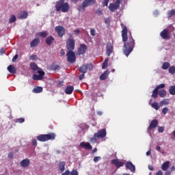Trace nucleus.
Instances as JSON below:
<instances>
[{"label": "nucleus", "instance_id": "864d4df0", "mask_svg": "<svg viewBox=\"0 0 175 175\" xmlns=\"http://www.w3.org/2000/svg\"><path fill=\"white\" fill-rule=\"evenodd\" d=\"M158 131L159 133H163V131H164L163 126H159Z\"/></svg>", "mask_w": 175, "mask_h": 175}, {"label": "nucleus", "instance_id": "aec40b11", "mask_svg": "<svg viewBox=\"0 0 175 175\" xmlns=\"http://www.w3.org/2000/svg\"><path fill=\"white\" fill-rule=\"evenodd\" d=\"M83 3V5L86 6V8H88V6H92L95 5V3H96V0H84Z\"/></svg>", "mask_w": 175, "mask_h": 175}, {"label": "nucleus", "instance_id": "0eeeda50", "mask_svg": "<svg viewBox=\"0 0 175 175\" xmlns=\"http://www.w3.org/2000/svg\"><path fill=\"white\" fill-rule=\"evenodd\" d=\"M87 51V45L81 44L78 48L77 55H84Z\"/></svg>", "mask_w": 175, "mask_h": 175}, {"label": "nucleus", "instance_id": "79ce46f5", "mask_svg": "<svg viewBox=\"0 0 175 175\" xmlns=\"http://www.w3.org/2000/svg\"><path fill=\"white\" fill-rule=\"evenodd\" d=\"M96 139H98V137H95V134H94V137H92L90 139V143H96V142H98Z\"/></svg>", "mask_w": 175, "mask_h": 175}, {"label": "nucleus", "instance_id": "4c0bfd02", "mask_svg": "<svg viewBox=\"0 0 175 175\" xmlns=\"http://www.w3.org/2000/svg\"><path fill=\"white\" fill-rule=\"evenodd\" d=\"M109 66V58L106 59L104 62L103 63L102 68L106 69L107 66Z\"/></svg>", "mask_w": 175, "mask_h": 175}, {"label": "nucleus", "instance_id": "0e129e2a", "mask_svg": "<svg viewBox=\"0 0 175 175\" xmlns=\"http://www.w3.org/2000/svg\"><path fill=\"white\" fill-rule=\"evenodd\" d=\"M156 175H163V173L161 170H159V171L157 172Z\"/></svg>", "mask_w": 175, "mask_h": 175}, {"label": "nucleus", "instance_id": "37998d69", "mask_svg": "<svg viewBox=\"0 0 175 175\" xmlns=\"http://www.w3.org/2000/svg\"><path fill=\"white\" fill-rule=\"evenodd\" d=\"M52 70H59L61 69V67H59V65H54L51 67Z\"/></svg>", "mask_w": 175, "mask_h": 175}, {"label": "nucleus", "instance_id": "1a4fd4ad", "mask_svg": "<svg viewBox=\"0 0 175 175\" xmlns=\"http://www.w3.org/2000/svg\"><path fill=\"white\" fill-rule=\"evenodd\" d=\"M160 36L164 40H167L170 39V33L167 29H164L161 33Z\"/></svg>", "mask_w": 175, "mask_h": 175}, {"label": "nucleus", "instance_id": "052dcab7", "mask_svg": "<svg viewBox=\"0 0 175 175\" xmlns=\"http://www.w3.org/2000/svg\"><path fill=\"white\" fill-rule=\"evenodd\" d=\"M60 55L62 57H64V55H65V50L64 49L60 50Z\"/></svg>", "mask_w": 175, "mask_h": 175}, {"label": "nucleus", "instance_id": "ea45409f", "mask_svg": "<svg viewBox=\"0 0 175 175\" xmlns=\"http://www.w3.org/2000/svg\"><path fill=\"white\" fill-rule=\"evenodd\" d=\"M166 105H169V100L167 99L163 100L160 103L161 106H165Z\"/></svg>", "mask_w": 175, "mask_h": 175}, {"label": "nucleus", "instance_id": "6ab92c4d", "mask_svg": "<svg viewBox=\"0 0 175 175\" xmlns=\"http://www.w3.org/2000/svg\"><path fill=\"white\" fill-rule=\"evenodd\" d=\"M30 68L31 69H32L33 73H36L37 72H38V70H42V68H39L38 66V64H36V63L35 62L30 64Z\"/></svg>", "mask_w": 175, "mask_h": 175}, {"label": "nucleus", "instance_id": "c85d7f7f", "mask_svg": "<svg viewBox=\"0 0 175 175\" xmlns=\"http://www.w3.org/2000/svg\"><path fill=\"white\" fill-rule=\"evenodd\" d=\"M65 161H61L58 165L59 170H60L61 172H64L65 170Z\"/></svg>", "mask_w": 175, "mask_h": 175}, {"label": "nucleus", "instance_id": "de8ad7c7", "mask_svg": "<svg viewBox=\"0 0 175 175\" xmlns=\"http://www.w3.org/2000/svg\"><path fill=\"white\" fill-rule=\"evenodd\" d=\"M90 35L92 36H95V35H96V31H95V29H90Z\"/></svg>", "mask_w": 175, "mask_h": 175}, {"label": "nucleus", "instance_id": "7c9ffc66", "mask_svg": "<svg viewBox=\"0 0 175 175\" xmlns=\"http://www.w3.org/2000/svg\"><path fill=\"white\" fill-rule=\"evenodd\" d=\"M167 16L168 18H170V17H173V16H175V10H169L167 13Z\"/></svg>", "mask_w": 175, "mask_h": 175}, {"label": "nucleus", "instance_id": "bf43d9fd", "mask_svg": "<svg viewBox=\"0 0 175 175\" xmlns=\"http://www.w3.org/2000/svg\"><path fill=\"white\" fill-rule=\"evenodd\" d=\"M75 35H80V29H76L75 31H74Z\"/></svg>", "mask_w": 175, "mask_h": 175}, {"label": "nucleus", "instance_id": "58836bf2", "mask_svg": "<svg viewBox=\"0 0 175 175\" xmlns=\"http://www.w3.org/2000/svg\"><path fill=\"white\" fill-rule=\"evenodd\" d=\"M17 20V18H16V16L14 15H12L10 20H9V23L10 24H12V23H15V21Z\"/></svg>", "mask_w": 175, "mask_h": 175}, {"label": "nucleus", "instance_id": "09e8293b", "mask_svg": "<svg viewBox=\"0 0 175 175\" xmlns=\"http://www.w3.org/2000/svg\"><path fill=\"white\" fill-rule=\"evenodd\" d=\"M70 175H79V172L77 170H73L71 172H70Z\"/></svg>", "mask_w": 175, "mask_h": 175}, {"label": "nucleus", "instance_id": "f8f14e48", "mask_svg": "<svg viewBox=\"0 0 175 175\" xmlns=\"http://www.w3.org/2000/svg\"><path fill=\"white\" fill-rule=\"evenodd\" d=\"M113 43L108 42L106 46V54L107 57H110V55H111V53H113Z\"/></svg>", "mask_w": 175, "mask_h": 175}, {"label": "nucleus", "instance_id": "412c9836", "mask_svg": "<svg viewBox=\"0 0 175 175\" xmlns=\"http://www.w3.org/2000/svg\"><path fill=\"white\" fill-rule=\"evenodd\" d=\"M39 43H40V40H39V38H34L30 42V47H38V46H39Z\"/></svg>", "mask_w": 175, "mask_h": 175}, {"label": "nucleus", "instance_id": "7ed1b4c3", "mask_svg": "<svg viewBox=\"0 0 175 175\" xmlns=\"http://www.w3.org/2000/svg\"><path fill=\"white\" fill-rule=\"evenodd\" d=\"M37 140L38 142H49V140H55V134L54 133H50L49 134H41L37 136Z\"/></svg>", "mask_w": 175, "mask_h": 175}, {"label": "nucleus", "instance_id": "393cba45", "mask_svg": "<svg viewBox=\"0 0 175 175\" xmlns=\"http://www.w3.org/2000/svg\"><path fill=\"white\" fill-rule=\"evenodd\" d=\"M8 70L10 72V73H16L17 70H16V67L13 65H10L8 67Z\"/></svg>", "mask_w": 175, "mask_h": 175}, {"label": "nucleus", "instance_id": "603ef678", "mask_svg": "<svg viewBox=\"0 0 175 175\" xmlns=\"http://www.w3.org/2000/svg\"><path fill=\"white\" fill-rule=\"evenodd\" d=\"M31 144L32 146H33L34 147H36V146H38V141H36V139H33L31 142Z\"/></svg>", "mask_w": 175, "mask_h": 175}, {"label": "nucleus", "instance_id": "a19ab883", "mask_svg": "<svg viewBox=\"0 0 175 175\" xmlns=\"http://www.w3.org/2000/svg\"><path fill=\"white\" fill-rule=\"evenodd\" d=\"M169 72L171 73V75H174L175 73V67L174 66H172L169 68Z\"/></svg>", "mask_w": 175, "mask_h": 175}, {"label": "nucleus", "instance_id": "69168bd1", "mask_svg": "<svg viewBox=\"0 0 175 175\" xmlns=\"http://www.w3.org/2000/svg\"><path fill=\"white\" fill-rule=\"evenodd\" d=\"M0 54H5V49H0Z\"/></svg>", "mask_w": 175, "mask_h": 175}, {"label": "nucleus", "instance_id": "c756f323", "mask_svg": "<svg viewBox=\"0 0 175 175\" xmlns=\"http://www.w3.org/2000/svg\"><path fill=\"white\" fill-rule=\"evenodd\" d=\"M170 67V63L165 62L163 64L162 69H163L164 70H166L169 69Z\"/></svg>", "mask_w": 175, "mask_h": 175}, {"label": "nucleus", "instance_id": "473e14b6", "mask_svg": "<svg viewBox=\"0 0 175 175\" xmlns=\"http://www.w3.org/2000/svg\"><path fill=\"white\" fill-rule=\"evenodd\" d=\"M47 31H41L38 33V36H40V38H47Z\"/></svg>", "mask_w": 175, "mask_h": 175}, {"label": "nucleus", "instance_id": "c9c22d12", "mask_svg": "<svg viewBox=\"0 0 175 175\" xmlns=\"http://www.w3.org/2000/svg\"><path fill=\"white\" fill-rule=\"evenodd\" d=\"M85 5H84V3H82V5L78 6V10L79 12H84L85 10Z\"/></svg>", "mask_w": 175, "mask_h": 175}, {"label": "nucleus", "instance_id": "a878e982", "mask_svg": "<svg viewBox=\"0 0 175 175\" xmlns=\"http://www.w3.org/2000/svg\"><path fill=\"white\" fill-rule=\"evenodd\" d=\"M109 77V71L106 70L100 76V80H106Z\"/></svg>", "mask_w": 175, "mask_h": 175}, {"label": "nucleus", "instance_id": "72a5a7b5", "mask_svg": "<svg viewBox=\"0 0 175 175\" xmlns=\"http://www.w3.org/2000/svg\"><path fill=\"white\" fill-rule=\"evenodd\" d=\"M170 95H175V85H172L169 88Z\"/></svg>", "mask_w": 175, "mask_h": 175}, {"label": "nucleus", "instance_id": "f704fd0d", "mask_svg": "<svg viewBox=\"0 0 175 175\" xmlns=\"http://www.w3.org/2000/svg\"><path fill=\"white\" fill-rule=\"evenodd\" d=\"M151 106L153 109H155V110H159V108L161 107L159 104L157 102L152 103Z\"/></svg>", "mask_w": 175, "mask_h": 175}, {"label": "nucleus", "instance_id": "4be33fe9", "mask_svg": "<svg viewBox=\"0 0 175 175\" xmlns=\"http://www.w3.org/2000/svg\"><path fill=\"white\" fill-rule=\"evenodd\" d=\"M18 17L21 20H24L28 17V12L27 11H22L20 12Z\"/></svg>", "mask_w": 175, "mask_h": 175}, {"label": "nucleus", "instance_id": "4d7b16f0", "mask_svg": "<svg viewBox=\"0 0 175 175\" xmlns=\"http://www.w3.org/2000/svg\"><path fill=\"white\" fill-rule=\"evenodd\" d=\"M100 159V157H95L94 158V162H98Z\"/></svg>", "mask_w": 175, "mask_h": 175}, {"label": "nucleus", "instance_id": "ddd939ff", "mask_svg": "<svg viewBox=\"0 0 175 175\" xmlns=\"http://www.w3.org/2000/svg\"><path fill=\"white\" fill-rule=\"evenodd\" d=\"M158 120L154 119L152 120L149 125V127L148 128V132H150V131H152V129H154V128H157V126H158Z\"/></svg>", "mask_w": 175, "mask_h": 175}, {"label": "nucleus", "instance_id": "f257e3e1", "mask_svg": "<svg viewBox=\"0 0 175 175\" xmlns=\"http://www.w3.org/2000/svg\"><path fill=\"white\" fill-rule=\"evenodd\" d=\"M120 25L122 28V42H124L123 46V53L124 55H126V57H128L129 54L133 51V49H135L136 42L132 36V33L130 32L129 36H128V28L123 23H121Z\"/></svg>", "mask_w": 175, "mask_h": 175}, {"label": "nucleus", "instance_id": "5fc2aeb1", "mask_svg": "<svg viewBox=\"0 0 175 175\" xmlns=\"http://www.w3.org/2000/svg\"><path fill=\"white\" fill-rule=\"evenodd\" d=\"M109 0H104L103 2V6H107V5H109Z\"/></svg>", "mask_w": 175, "mask_h": 175}, {"label": "nucleus", "instance_id": "9b49d317", "mask_svg": "<svg viewBox=\"0 0 175 175\" xmlns=\"http://www.w3.org/2000/svg\"><path fill=\"white\" fill-rule=\"evenodd\" d=\"M36 73H38L39 75L34 74L32 76L33 80H43V77L44 76V71L39 70L36 72Z\"/></svg>", "mask_w": 175, "mask_h": 175}, {"label": "nucleus", "instance_id": "bb28decb", "mask_svg": "<svg viewBox=\"0 0 175 175\" xmlns=\"http://www.w3.org/2000/svg\"><path fill=\"white\" fill-rule=\"evenodd\" d=\"M170 163L169 161H165V163H163L161 169L163 170V172H166L167 169H169V164Z\"/></svg>", "mask_w": 175, "mask_h": 175}, {"label": "nucleus", "instance_id": "338daca9", "mask_svg": "<svg viewBox=\"0 0 175 175\" xmlns=\"http://www.w3.org/2000/svg\"><path fill=\"white\" fill-rule=\"evenodd\" d=\"M148 167L149 170H154V167L152 165H148Z\"/></svg>", "mask_w": 175, "mask_h": 175}, {"label": "nucleus", "instance_id": "6e6d98bb", "mask_svg": "<svg viewBox=\"0 0 175 175\" xmlns=\"http://www.w3.org/2000/svg\"><path fill=\"white\" fill-rule=\"evenodd\" d=\"M18 58V55L16 54L14 57L12 58V62H16L17 61V59Z\"/></svg>", "mask_w": 175, "mask_h": 175}, {"label": "nucleus", "instance_id": "13d9d810", "mask_svg": "<svg viewBox=\"0 0 175 175\" xmlns=\"http://www.w3.org/2000/svg\"><path fill=\"white\" fill-rule=\"evenodd\" d=\"M13 157H14L13 152H10V153L8 154V158H9L10 159H13Z\"/></svg>", "mask_w": 175, "mask_h": 175}, {"label": "nucleus", "instance_id": "c03bdc74", "mask_svg": "<svg viewBox=\"0 0 175 175\" xmlns=\"http://www.w3.org/2000/svg\"><path fill=\"white\" fill-rule=\"evenodd\" d=\"M29 59H31V61H36V59H38V55H31L29 56Z\"/></svg>", "mask_w": 175, "mask_h": 175}, {"label": "nucleus", "instance_id": "b1692460", "mask_svg": "<svg viewBox=\"0 0 175 175\" xmlns=\"http://www.w3.org/2000/svg\"><path fill=\"white\" fill-rule=\"evenodd\" d=\"M75 90V88L73 86H67V88L65 90V93L67 95H70L72 92H73V90Z\"/></svg>", "mask_w": 175, "mask_h": 175}, {"label": "nucleus", "instance_id": "dca6fc26", "mask_svg": "<svg viewBox=\"0 0 175 175\" xmlns=\"http://www.w3.org/2000/svg\"><path fill=\"white\" fill-rule=\"evenodd\" d=\"M111 163L113 165H115L116 167H117L118 169H119V167L124 166V163L122 161H120L119 159H113L111 161Z\"/></svg>", "mask_w": 175, "mask_h": 175}, {"label": "nucleus", "instance_id": "2eb2a0df", "mask_svg": "<svg viewBox=\"0 0 175 175\" xmlns=\"http://www.w3.org/2000/svg\"><path fill=\"white\" fill-rule=\"evenodd\" d=\"M117 9H120V4H118V3L109 4V10H110V12H116Z\"/></svg>", "mask_w": 175, "mask_h": 175}, {"label": "nucleus", "instance_id": "f3484780", "mask_svg": "<svg viewBox=\"0 0 175 175\" xmlns=\"http://www.w3.org/2000/svg\"><path fill=\"white\" fill-rule=\"evenodd\" d=\"M125 166H126V169H127L128 170H130L133 173L135 172V170H136V167L131 161L127 162Z\"/></svg>", "mask_w": 175, "mask_h": 175}, {"label": "nucleus", "instance_id": "39448f33", "mask_svg": "<svg viewBox=\"0 0 175 175\" xmlns=\"http://www.w3.org/2000/svg\"><path fill=\"white\" fill-rule=\"evenodd\" d=\"M67 61L70 64H75L76 62V53L73 51H68L66 54Z\"/></svg>", "mask_w": 175, "mask_h": 175}, {"label": "nucleus", "instance_id": "a18cd8bd", "mask_svg": "<svg viewBox=\"0 0 175 175\" xmlns=\"http://www.w3.org/2000/svg\"><path fill=\"white\" fill-rule=\"evenodd\" d=\"M25 121V119H24L23 118H20L16 119V122H18L19 124H23V122H24Z\"/></svg>", "mask_w": 175, "mask_h": 175}, {"label": "nucleus", "instance_id": "e2e57ef3", "mask_svg": "<svg viewBox=\"0 0 175 175\" xmlns=\"http://www.w3.org/2000/svg\"><path fill=\"white\" fill-rule=\"evenodd\" d=\"M85 74L83 73L82 75H79V80H83L84 79Z\"/></svg>", "mask_w": 175, "mask_h": 175}, {"label": "nucleus", "instance_id": "5701e85b", "mask_svg": "<svg viewBox=\"0 0 175 175\" xmlns=\"http://www.w3.org/2000/svg\"><path fill=\"white\" fill-rule=\"evenodd\" d=\"M55 40V39L53 38V36H49L46 38L45 42H46V44H48L49 46H51V44H53V43H54Z\"/></svg>", "mask_w": 175, "mask_h": 175}, {"label": "nucleus", "instance_id": "cd10ccee", "mask_svg": "<svg viewBox=\"0 0 175 175\" xmlns=\"http://www.w3.org/2000/svg\"><path fill=\"white\" fill-rule=\"evenodd\" d=\"M43 92V88L37 86L36 88L33 90V92L34 94H40V92Z\"/></svg>", "mask_w": 175, "mask_h": 175}, {"label": "nucleus", "instance_id": "3c124183", "mask_svg": "<svg viewBox=\"0 0 175 175\" xmlns=\"http://www.w3.org/2000/svg\"><path fill=\"white\" fill-rule=\"evenodd\" d=\"M96 13L98 14V16H102L103 11L100 9H97Z\"/></svg>", "mask_w": 175, "mask_h": 175}, {"label": "nucleus", "instance_id": "2f4dec72", "mask_svg": "<svg viewBox=\"0 0 175 175\" xmlns=\"http://www.w3.org/2000/svg\"><path fill=\"white\" fill-rule=\"evenodd\" d=\"M159 95L160 98H165L166 96V90H161L159 92Z\"/></svg>", "mask_w": 175, "mask_h": 175}, {"label": "nucleus", "instance_id": "423d86ee", "mask_svg": "<svg viewBox=\"0 0 175 175\" xmlns=\"http://www.w3.org/2000/svg\"><path fill=\"white\" fill-rule=\"evenodd\" d=\"M75 40L69 38L66 42V49L68 51H73L75 50Z\"/></svg>", "mask_w": 175, "mask_h": 175}, {"label": "nucleus", "instance_id": "6e6552de", "mask_svg": "<svg viewBox=\"0 0 175 175\" xmlns=\"http://www.w3.org/2000/svg\"><path fill=\"white\" fill-rule=\"evenodd\" d=\"M106 135H107L106 130L103 129L98 131L96 133H94V137H97V139H103L104 137H106Z\"/></svg>", "mask_w": 175, "mask_h": 175}, {"label": "nucleus", "instance_id": "e433bc0d", "mask_svg": "<svg viewBox=\"0 0 175 175\" xmlns=\"http://www.w3.org/2000/svg\"><path fill=\"white\" fill-rule=\"evenodd\" d=\"M152 98H154V99H157V98H158V90L156 89V88L152 91Z\"/></svg>", "mask_w": 175, "mask_h": 175}, {"label": "nucleus", "instance_id": "8fccbe9b", "mask_svg": "<svg viewBox=\"0 0 175 175\" xmlns=\"http://www.w3.org/2000/svg\"><path fill=\"white\" fill-rule=\"evenodd\" d=\"M167 111H169V109L167 107H164L162 109L163 114H167Z\"/></svg>", "mask_w": 175, "mask_h": 175}, {"label": "nucleus", "instance_id": "9d476101", "mask_svg": "<svg viewBox=\"0 0 175 175\" xmlns=\"http://www.w3.org/2000/svg\"><path fill=\"white\" fill-rule=\"evenodd\" d=\"M55 31L57 32L59 38H62L65 35V27L62 26H56L55 27Z\"/></svg>", "mask_w": 175, "mask_h": 175}, {"label": "nucleus", "instance_id": "680f3d73", "mask_svg": "<svg viewBox=\"0 0 175 175\" xmlns=\"http://www.w3.org/2000/svg\"><path fill=\"white\" fill-rule=\"evenodd\" d=\"M172 171L171 170H166L165 175H171Z\"/></svg>", "mask_w": 175, "mask_h": 175}, {"label": "nucleus", "instance_id": "f03ea898", "mask_svg": "<svg viewBox=\"0 0 175 175\" xmlns=\"http://www.w3.org/2000/svg\"><path fill=\"white\" fill-rule=\"evenodd\" d=\"M55 8L57 12H61L62 10L63 13H66L69 12V3L65 2V0H59L56 2Z\"/></svg>", "mask_w": 175, "mask_h": 175}, {"label": "nucleus", "instance_id": "774afa93", "mask_svg": "<svg viewBox=\"0 0 175 175\" xmlns=\"http://www.w3.org/2000/svg\"><path fill=\"white\" fill-rule=\"evenodd\" d=\"M174 170H175V166L171 167V168H170L171 172H174Z\"/></svg>", "mask_w": 175, "mask_h": 175}, {"label": "nucleus", "instance_id": "a211bd4d", "mask_svg": "<svg viewBox=\"0 0 175 175\" xmlns=\"http://www.w3.org/2000/svg\"><path fill=\"white\" fill-rule=\"evenodd\" d=\"M80 147H82V148H85V150H92V146H91L89 142H81Z\"/></svg>", "mask_w": 175, "mask_h": 175}, {"label": "nucleus", "instance_id": "20e7f679", "mask_svg": "<svg viewBox=\"0 0 175 175\" xmlns=\"http://www.w3.org/2000/svg\"><path fill=\"white\" fill-rule=\"evenodd\" d=\"M92 69H94L92 64H85L79 68V72L80 73L85 74L88 70H92Z\"/></svg>", "mask_w": 175, "mask_h": 175}, {"label": "nucleus", "instance_id": "4468645a", "mask_svg": "<svg viewBox=\"0 0 175 175\" xmlns=\"http://www.w3.org/2000/svg\"><path fill=\"white\" fill-rule=\"evenodd\" d=\"M20 165L21 167H28L31 165V161L29 159H25L21 161Z\"/></svg>", "mask_w": 175, "mask_h": 175}, {"label": "nucleus", "instance_id": "49530a36", "mask_svg": "<svg viewBox=\"0 0 175 175\" xmlns=\"http://www.w3.org/2000/svg\"><path fill=\"white\" fill-rule=\"evenodd\" d=\"M162 88H165V83H161L156 87V90H157L158 91Z\"/></svg>", "mask_w": 175, "mask_h": 175}]
</instances>
